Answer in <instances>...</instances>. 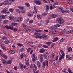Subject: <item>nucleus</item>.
<instances>
[{
    "label": "nucleus",
    "instance_id": "obj_1",
    "mask_svg": "<svg viewBox=\"0 0 73 73\" xmlns=\"http://www.w3.org/2000/svg\"><path fill=\"white\" fill-rule=\"evenodd\" d=\"M34 35L36 36V38H43L44 40L48 39L47 35L42 34L41 35V34L40 33H34ZM39 35H41V36H38Z\"/></svg>",
    "mask_w": 73,
    "mask_h": 73
},
{
    "label": "nucleus",
    "instance_id": "obj_2",
    "mask_svg": "<svg viewBox=\"0 0 73 73\" xmlns=\"http://www.w3.org/2000/svg\"><path fill=\"white\" fill-rule=\"evenodd\" d=\"M30 68L32 69L33 71H36L37 69V66L35 64H31L30 66Z\"/></svg>",
    "mask_w": 73,
    "mask_h": 73
},
{
    "label": "nucleus",
    "instance_id": "obj_3",
    "mask_svg": "<svg viewBox=\"0 0 73 73\" xmlns=\"http://www.w3.org/2000/svg\"><path fill=\"white\" fill-rule=\"evenodd\" d=\"M43 66L42 67V68H43V69H44L46 66H48V61L47 60L44 61V62H43Z\"/></svg>",
    "mask_w": 73,
    "mask_h": 73
},
{
    "label": "nucleus",
    "instance_id": "obj_4",
    "mask_svg": "<svg viewBox=\"0 0 73 73\" xmlns=\"http://www.w3.org/2000/svg\"><path fill=\"white\" fill-rule=\"evenodd\" d=\"M57 21H58V23L60 24H62L64 23V20L61 19V18H59L57 20Z\"/></svg>",
    "mask_w": 73,
    "mask_h": 73
},
{
    "label": "nucleus",
    "instance_id": "obj_5",
    "mask_svg": "<svg viewBox=\"0 0 73 73\" xmlns=\"http://www.w3.org/2000/svg\"><path fill=\"white\" fill-rule=\"evenodd\" d=\"M21 19H22V18L19 17H15L14 19L13 20L14 22H19V21H20L21 20Z\"/></svg>",
    "mask_w": 73,
    "mask_h": 73
},
{
    "label": "nucleus",
    "instance_id": "obj_6",
    "mask_svg": "<svg viewBox=\"0 0 73 73\" xmlns=\"http://www.w3.org/2000/svg\"><path fill=\"white\" fill-rule=\"evenodd\" d=\"M34 2L35 3H36V4H38V5H40V4H41V1L40 0L37 1L36 0H35L34 1Z\"/></svg>",
    "mask_w": 73,
    "mask_h": 73
},
{
    "label": "nucleus",
    "instance_id": "obj_7",
    "mask_svg": "<svg viewBox=\"0 0 73 73\" xmlns=\"http://www.w3.org/2000/svg\"><path fill=\"white\" fill-rule=\"evenodd\" d=\"M23 31L26 32H29L31 31V29L28 28H25L23 29Z\"/></svg>",
    "mask_w": 73,
    "mask_h": 73
},
{
    "label": "nucleus",
    "instance_id": "obj_8",
    "mask_svg": "<svg viewBox=\"0 0 73 73\" xmlns=\"http://www.w3.org/2000/svg\"><path fill=\"white\" fill-rule=\"evenodd\" d=\"M51 31L53 33H54V34H58V31L55 30L54 29L51 30Z\"/></svg>",
    "mask_w": 73,
    "mask_h": 73
},
{
    "label": "nucleus",
    "instance_id": "obj_9",
    "mask_svg": "<svg viewBox=\"0 0 73 73\" xmlns=\"http://www.w3.org/2000/svg\"><path fill=\"white\" fill-rule=\"evenodd\" d=\"M1 61L3 63V64L5 65H7V62L5 59H2L1 60Z\"/></svg>",
    "mask_w": 73,
    "mask_h": 73
},
{
    "label": "nucleus",
    "instance_id": "obj_10",
    "mask_svg": "<svg viewBox=\"0 0 73 73\" xmlns=\"http://www.w3.org/2000/svg\"><path fill=\"white\" fill-rule=\"evenodd\" d=\"M40 57H39V61L40 62H42L43 61V58H42V56L41 55H39Z\"/></svg>",
    "mask_w": 73,
    "mask_h": 73
},
{
    "label": "nucleus",
    "instance_id": "obj_11",
    "mask_svg": "<svg viewBox=\"0 0 73 73\" xmlns=\"http://www.w3.org/2000/svg\"><path fill=\"white\" fill-rule=\"evenodd\" d=\"M62 13H69V11L68 10H63L62 11Z\"/></svg>",
    "mask_w": 73,
    "mask_h": 73
},
{
    "label": "nucleus",
    "instance_id": "obj_12",
    "mask_svg": "<svg viewBox=\"0 0 73 73\" xmlns=\"http://www.w3.org/2000/svg\"><path fill=\"white\" fill-rule=\"evenodd\" d=\"M5 27L7 29H11V30H12L13 28V27L8 26H5Z\"/></svg>",
    "mask_w": 73,
    "mask_h": 73
},
{
    "label": "nucleus",
    "instance_id": "obj_13",
    "mask_svg": "<svg viewBox=\"0 0 73 73\" xmlns=\"http://www.w3.org/2000/svg\"><path fill=\"white\" fill-rule=\"evenodd\" d=\"M32 61L33 62H35L37 60V57H33L32 58Z\"/></svg>",
    "mask_w": 73,
    "mask_h": 73
},
{
    "label": "nucleus",
    "instance_id": "obj_14",
    "mask_svg": "<svg viewBox=\"0 0 73 73\" xmlns=\"http://www.w3.org/2000/svg\"><path fill=\"white\" fill-rule=\"evenodd\" d=\"M37 64L38 68H40V67H41V63H40V62L39 61L37 62Z\"/></svg>",
    "mask_w": 73,
    "mask_h": 73
},
{
    "label": "nucleus",
    "instance_id": "obj_15",
    "mask_svg": "<svg viewBox=\"0 0 73 73\" xmlns=\"http://www.w3.org/2000/svg\"><path fill=\"white\" fill-rule=\"evenodd\" d=\"M60 51L62 54L61 55H62V56H65V52H64V51H62L61 50H60Z\"/></svg>",
    "mask_w": 73,
    "mask_h": 73
},
{
    "label": "nucleus",
    "instance_id": "obj_16",
    "mask_svg": "<svg viewBox=\"0 0 73 73\" xmlns=\"http://www.w3.org/2000/svg\"><path fill=\"white\" fill-rule=\"evenodd\" d=\"M3 3L5 5H9V3H8V1H5Z\"/></svg>",
    "mask_w": 73,
    "mask_h": 73
},
{
    "label": "nucleus",
    "instance_id": "obj_17",
    "mask_svg": "<svg viewBox=\"0 0 73 73\" xmlns=\"http://www.w3.org/2000/svg\"><path fill=\"white\" fill-rule=\"evenodd\" d=\"M39 52H40V53H42L45 52V50L44 48H42L39 51Z\"/></svg>",
    "mask_w": 73,
    "mask_h": 73
},
{
    "label": "nucleus",
    "instance_id": "obj_18",
    "mask_svg": "<svg viewBox=\"0 0 73 73\" xmlns=\"http://www.w3.org/2000/svg\"><path fill=\"white\" fill-rule=\"evenodd\" d=\"M65 30H64L63 31V34L64 36H66V35H67V33L65 32Z\"/></svg>",
    "mask_w": 73,
    "mask_h": 73
},
{
    "label": "nucleus",
    "instance_id": "obj_19",
    "mask_svg": "<svg viewBox=\"0 0 73 73\" xmlns=\"http://www.w3.org/2000/svg\"><path fill=\"white\" fill-rule=\"evenodd\" d=\"M26 65L28 66L29 65V59H28L26 60Z\"/></svg>",
    "mask_w": 73,
    "mask_h": 73
},
{
    "label": "nucleus",
    "instance_id": "obj_20",
    "mask_svg": "<svg viewBox=\"0 0 73 73\" xmlns=\"http://www.w3.org/2000/svg\"><path fill=\"white\" fill-rule=\"evenodd\" d=\"M37 18L39 19H42V15H37Z\"/></svg>",
    "mask_w": 73,
    "mask_h": 73
},
{
    "label": "nucleus",
    "instance_id": "obj_21",
    "mask_svg": "<svg viewBox=\"0 0 73 73\" xmlns=\"http://www.w3.org/2000/svg\"><path fill=\"white\" fill-rule=\"evenodd\" d=\"M4 42L5 44H8L10 43V40H6L4 41Z\"/></svg>",
    "mask_w": 73,
    "mask_h": 73
},
{
    "label": "nucleus",
    "instance_id": "obj_22",
    "mask_svg": "<svg viewBox=\"0 0 73 73\" xmlns=\"http://www.w3.org/2000/svg\"><path fill=\"white\" fill-rule=\"evenodd\" d=\"M8 22V21L7 20H5L3 21V24H7Z\"/></svg>",
    "mask_w": 73,
    "mask_h": 73
},
{
    "label": "nucleus",
    "instance_id": "obj_23",
    "mask_svg": "<svg viewBox=\"0 0 73 73\" xmlns=\"http://www.w3.org/2000/svg\"><path fill=\"white\" fill-rule=\"evenodd\" d=\"M63 58H64V56L62 55H60L59 58V60H62Z\"/></svg>",
    "mask_w": 73,
    "mask_h": 73
},
{
    "label": "nucleus",
    "instance_id": "obj_24",
    "mask_svg": "<svg viewBox=\"0 0 73 73\" xmlns=\"http://www.w3.org/2000/svg\"><path fill=\"white\" fill-rule=\"evenodd\" d=\"M68 52H72V48L71 47H69L68 48Z\"/></svg>",
    "mask_w": 73,
    "mask_h": 73
},
{
    "label": "nucleus",
    "instance_id": "obj_25",
    "mask_svg": "<svg viewBox=\"0 0 73 73\" xmlns=\"http://www.w3.org/2000/svg\"><path fill=\"white\" fill-rule=\"evenodd\" d=\"M17 23H12L11 24V25L12 26H15V25H17Z\"/></svg>",
    "mask_w": 73,
    "mask_h": 73
},
{
    "label": "nucleus",
    "instance_id": "obj_26",
    "mask_svg": "<svg viewBox=\"0 0 73 73\" xmlns=\"http://www.w3.org/2000/svg\"><path fill=\"white\" fill-rule=\"evenodd\" d=\"M23 58H24V55H23V54L21 53L20 56V59H23Z\"/></svg>",
    "mask_w": 73,
    "mask_h": 73
},
{
    "label": "nucleus",
    "instance_id": "obj_27",
    "mask_svg": "<svg viewBox=\"0 0 73 73\" xmlns=\"http://www.w3.org/2000/svg\"><path fill=\"white\" fill-rule=\"evenodd\" d=\"M67 33L68 34H72V33H73V31L72 30H70L67 32Z\"/></svg>",
    "mask_w": 73,
    "mask_h": 73
},
{
    "label": "nucleus",
    "instance_id": "obj_28",
    "mask_svg": "<svg viewBox=\"0 0 73 73\" xmlns=\"http://www.w3.org/2000/svg\"><path fill=\"white\" fill-rule=\"evenodd\" d=\"M2 57H3L4 58H5V59H6V60H7V58H8V57H7V56H6V55L3 54V56H2Z\"/></svg>",
    "mask_w": 73,
    "mask_h": 73
},
{
    "label": "nucleus",
    "instance_id": "obj_29",
    "mask_svg": "<svg viewBox=\"0 0 73 73\" xmlns=\"http://www.w3.org/2000/svg\"><path fill=\"white\" fill-rule=\"evenodd\" d=\"M43 1L46 3H50V1L48 0H43Z\"/></svg>",
    "mask_w": 73,
    "mask_h": 73
},
{
    "label": "nucleus",
    "instance_id": "obj_30",
    "mask_svg": "<svg viewBox=\"0 0 73 73\" xmlns=\"http://www.w3.org/2000/svg\"><path fill=\"white\" fill-rule=\"evenodd\" d=\"M27 44H29V45H31L32 44H33V42H30L29 41H27L26 42Z\"/></svg>",
    "mask_w": 73,
    "mask_h": 73
},
{
    "label": "nucleus",
    "instance_id": "obj_31",
    "mask_svg": "<svg viewBox=\"0 0 73 73\" xmlns=\"http://www.w3.org/2000/svg\"><path fill=\"white\" fill-rule=\"evenodd\" d=\"M46 10L47 11H48L49 9V6L48 5H47L46 6Z\"/></svg>",
    "mask_w": 73,
    "mask_h": 73
},
{
    "label": "nucleus",
    "instance_id": "obj_32",
    "mask_svg": "<svg viewBox=\"0 0 73 73\" xmlns=\"http://www.w3.org/2000/svg\"><path fill=\"white\" fill-rule=\"evenodd\" d=\"M42 15L43 16H46V15H48V13L46 11H45V12L44 13H43Z\"/></svg>",
    "mask_w": 73,
    "mask_h": 73
},
{
    "label": "nucleus",
    "instance_id": "obj_33",
    "mask_svg": "<svg viewBox=\"0 0 73 73\" xmlns=\"http://www.w3.org/2000/svg\"><path fill=\"white\" fill-rule=\"evenodd\" d=\"M6 11H7V9H5L2 11V12H3V13H5V14H8V13H6Z\"/></svg>",
    "mask_w": 73,
    "mask_h": 73
},
{
    "label": "nucleus",
    "instance_id": "obj_34",
    "mask_svg": "<svg viewBox=\"0 0 73 73\" xmlns=\"http://www.w3.org/2000/svg\"><path fill=\"white\" fill-rule=\"evenodd\" d=\"M12 29H13V31H14V32H16L18 30V29L17 28H13Z\"/></svg>",
    "mask_w": 73,
    "mask_h": 73
},
{
    "label": "nucleus",
    "instance_id": "obj_35",
    "mask_svg": "<svg viewBox=\"0 0 73 73\" xmlns=\"http://www.w3.org/2000/svg\"><path fill=\"white\" fill-rule=\"evenodd\" d=\"M15 52V51L14 50H11L9 52L11 54H13Z\"/></svg>",
    "mask_w": 73,
    "mask_h": 73
},
{
    "label": "nucleus",
    "instance_id": "obj_36",
    "mask_svg": "<svg viewBox=\"0 0 73 73\" xmlns=\"http://www.w3.org/2000/svg\"><path fill=\"white\" fill-rule=\"evenodd\" d=\"M58 40V38L56 37L55 38H54V40H53L52 41L53 42H55V41H57Z\"/></svg>",
    "mask_w": 73,
    "mask_h": 73
},
{
    "label": "nucleus",
    "instance_id": "obj_37",
    "mask_svg": "<svg viewBox=\"0 0 73 73\" xmlns=\"http://www.w3.org/2000/svg\"><path fill=\"white\" fill-rule=\"evenodd\" d=\"M34 8L35 11L36 13H37V8H36V7L35 6H34Z\"/></svg>",
    "mask_w": 73,
    "mask_h": 73
},
{
    "label": "nucleus",
    "instance_id": "obj_38",
    "mask_svg": "<svg viewBox=\"0 0 73 73\" xmlns=\"http://www.w3.org/2000/svg\"><path fill=\"white\" fill-rule=\"evenodd\" d=\"M25 5H27V7H30L29 3H25Z\"/></svg>",
    "mask_w": 73,
    "mask_h": 73
},
{
    "label": "nucleus",
    "instance_id": "obj_39",
    "mask_svg": "<svg viewBox=\"0 0 73 73\" xmlns=\"http://www.w3.org/2000/svg\"><path fill=\"white\" fill-rule=\"evenodd\" d=\"M49 19H48L47 20L46 23V25H47L49 23Z\"/></svg>",
    "mask_w": 73,
    "mask_h": 73
},
{
    "label": "nucleus",
    "instance_id": "obj_40",
    "mask_svg": "<svg viewBox=\"0 0 73 73\" xmlns=\"http://www.w3.org/2000/svg\"><path fill=\"white\" fill-rule=\"evenodd\" d=\"M57 17V15L56 14H53L52 15V17H53V18H55Z\"/></svg>",
    "mask_w": 73,
    "mask_h": 73
},
{
    "label": "nucleus",
    "instance_id": "obj_41",
    "mask_svg": "<svg viewBox=\"0 0 73 73\" xmlns=\"http://www.w3.org/2000/svg\"><path fill=\"white\" fill-rule=\"evenodd\" d=\"M25 50V49L24 48H22L20 50V52H23Z\"/></svg>",
    "mask_w": 73,
    "mask_h": 73
},
{
    "label": "nucleus",
    "instance_id": "obj_42",
    "mask_svg": "<svg viewBox=\"0 0 73 73\" xmlns=\"http://www.w3.org/2000/svg\"><path fill=\"white\" fill-rule=\"evenodd\" d=\"M56 64H57V60H54L53 64L54 65H56Z\"/></svg>",
    "mask_w": 73,
    "mask_h": 73
},
{
    "label": "nucleus",
    "instance_id": "obj_43",
    "mask_svg": "<svg viewBox=\"0 0 73 73\" xmlns=\"http://www.w3.org/2000/svg\"><path fill=\"white\" fill-rule=\"evenodd\" d=\"M2 18L3 19H6L7 18V15H2Z\"/></svg>",
    "mask_w": 73,
    "mask_h": 73
},
{
    "label": "nucleus",
    "instance_id": "obj_44",
    "mask_svg": "<svg viewBox=\"0 0 73 73\" xmlns=\"http://www.w3.org/2000/svg\"><path fill=\"white\" fill-rule=\"evenodd\" d=\"M9 10L10 12H13V11H14V10H13V9H9Z\"/></svg>",
    "mask_w": 73,
    "mask_h": 73
},
{
    "label": "nucleus",
    "instance_id": "obj_45",
    "mask_svg": "<svg viewBox=\"0 0 73 73\" xmlns=\"http://www.w3.org/2000/svg\"><path fill=\"white\" fill-rule=\"evenodd\" d=\"M13 17L12 16H10L9 18V20H13Z\"/></svg>",
    "mask_w": 73,
    "mask_h": 73
},
{
    "label": "nucleus",
    "instance_id": "obj_46",
    "mask_svg": "<svg viewBox=\"0 0 73 73\" xmlns=\"http://www.w3.org/2000/svg\"><path fill=\"white\" fill-rule=\"evenodd\" d=\"M19 8L20 9H21V10H23V9H24V7H23L22 6H19Z\"/></svg>",
    "mask_w": 73,
    "mask_h": 73
},
{
    "label": "nucleus",
    "instance_id": "obj_47",
    "mask_svg": "<svg viewBox=\"0 0 73 73\" xmlns=\"http://www.w3.org/2000/svg\"><path fill=\"white\" fill-rule=\"evenodd\" d=\"M58 9L59 11H60L61 12H62V11H63L61 7H59Z\"/></svg>",
    "mask_w": 73,
    "mask_h": 73
},
{
    "label": "nucleus",
    "instance_id": "obj_48",
    "mask_svg": "<svg viewBox=\"0 0 73 73\" xmlns=\"http://www.w3.org/2000/svg\"><path fill=\"white\" fill-rule=\"evenodd\" d=\"M12 64V62H11V60L8 61L7 62V64Z\"/></svg>",
    "mask_w": 73,
    "mask_h": 73
},
{
    "label": "nucleus",
    "instance_id": "obj_49",
    "mask_svg": "<svg viewBox=\"0 0 73 73\" xmlns=\"http://www.w3.org/2000/svg\"><path fill=\"white\" fill-rule=\"evenodd\" d=\"M66 58H69V59H70V58H71V57H70V56L69 55H66Z\"/></svg>",
    "mask_w": 73,
    "mask_h": 73
},
{
    "label": "nucleus",
    "instance_id": "obj_50",
    "mask_svg": "<svg viewBox=\"0 0 73 73\" xmlns=\"http://www.w3.org/2000/svg\"><path fill=\"white\" fill-rule=\"evenodd\" d=\"M65 40V38H62L61 39V40H60V42H62L64 41Z\"/></svg>",
    "mask_w": 73,
    "mask_h": 73
},
{
    "label": "nucleus",
    "instance_id": "obj_51",
    "mask_svg": "<svg viewBox=\"0 0 73 73\" xmlns=\"http://www.w3.org/2000/svg\"><path fill=\"white\" fill-rule=\"evenodd\" d=\"M50 10H52L53 8H54V7L52 6V5H51V6H50Z\"/></svg>",
    "mask_w": 73,
    "mask_h": 73
},
{
    "label": "nucleus",
    "instance_id": "obj_52",
    "mask_svg": "<svg viewBox=\"0 0 73 73\" xmlns=\"http://www.w3.org/2000/svg\"><path fill=\"white\" fill-rule=\"evenodd\" d=\"M33 23V20H31L29 21V24H32Z\"/></svg>",
    "mask_w": 73,
    "mask_h": 73
},
{
    "label": "nucleus",
    "instance_id": "obj_53",
    "mask_svg": "<svg viewBox=\"0 0 73 73\" xmlns=\"http://www.w3.org/2000/svg\"><path fill=\"white\" fill-rule=\"evenodd\" d=\"M46 44L48 45H50L52 44V42H46Z\"/></svg>",
    "mask_w": 73,
    "mask_h": 73
},
{
    "label": "nucleus",
    "instance_id": "obj_54",
    "mask_svg": "<svg viewBox=\"0 0 73 73\" xmlns=\"http://www.w3.org/2000/svg\"><path fill=\"white\" fill-rule=\"evenodd\" d=\"M36 32H41L42 31L40 30H36Z\"/></svg>",
    "mask_w": 73,
    "mask_h": 73
},
{
    "label": "nucleus",
    "instance_id": "obj_55",
    "mask_svg": "<svg viewBox=\"0 0 73 73\" xmlns=\"http://www.w3.org/2000/svg\"><path fill=\"white\" fill-rule=\"evenodd\" d=\"M31 48H29L27 49V52H30V51H31Z\"/></svg>",
    "mask_w": 73,
    "mask_h": 73
},
{
    "label": "nucleus",
    "instance_id": "obj_56",
    "mask_svg": "<svg viewBox=\"0 0 73 73\" xmlns=\"http://www.w3.org/2000/svg\"><path fill=\"white\" fill-rule=\"evenodd\" d=\"M68 70L69 73H73V72H71V70L70 69H69Z\"/></svg>",
    "mask_w": 73,
    "mask_h": 73
},
{
    "label": "nucleus",
    "instance_id": "obj_57",
    "mask_svg": "<svg viewBox=\"0 0 73 73\" xmlns=\"http://www.w3.org/2000/svg\"><path fill=\"white\" fill-rule=\"evenodd\" d=\"M3 54L2 52H0V57H2L3 56Z\"/></svg>",
    "mask_w": 73,
    "mask_h": 73
},
{
    "label": "nucleus",
    "instance_id": "obj_58",
    "mask_svg": "<svg viewBox=\"0 0 73 73\" xmlns=\"http://www.w3.org/2000/svg\"><path fill=\"white\" fill-rule=\"evenodd\" d=\"M17 45L19 46H22L23 45L21 44L20 43H18Z\"/></svg>",
    "mask_w": 73,
    "mask_h": 73
},
{
    "label": "nucleus",
    "instance_id": "obj_59",
    "mask_svg": "<svg viewBox=\"0 0 73 73\" xmlns=\"http://www.w3.org/2000/svg\"><path fill=\"white\" fill-rule=\"evenodd\" d=\"M70 9L71 10V12H73V7H70Z\"/></svg>",
    "mask_w": 73,
    "mask_h": 73
},
{
    "label": "nucleus",
    "instance_id": "obj_60",
    "mask_svg": "<svg viewBox=\"0 0 73 73\" xmlns=\"http://www.w3.org/2000/svg\"><path fill=\"white\" fill-rule=\"evenodd\" d=\"M19 65H20V68H21V69H22V66H23V64H19Z\"/></svg>",
    "mask_w": 73,
    "mask_h": 73
},
{
    "label": "nucleus",
    "instance_id": "obj_61",
    "mask_svg": "<svg viewBox=\"0 0 73 73\" xmlns=\"http://www.w3.org/2000/svg\"><path fill=\"white\" fill-rule=\"evenodd\" d=\"M27 15L28 16H30V17H31L33 16L32 15H31L30 13L28 14Z\"/></svg>",
    "mask_w": 73,
    "mask_h": 73
},
{
    "label": "nucleus",
    "instance_id": "obj_62",
    "mask_svg": "<svg viewBox=\"0 0 73 73\" xmlns=\"http://www.w3.org/2000/svg\"><path fill=\"white\" fill-rule=\"evenodd\" d=\"M55 56L54 54V53H52V57H54Z\"/></svg>",
    "mask_w": 73,
    "mask_h": 73
},
{
    "label": "nucleus",
    "instance_id": "obj_63",
    "mask_svg": "<svg viewBox=\"0 0 73 73\" xmlns=\"http://www.w3.org/2000/svg\"><path fill=\"white\" fill-rule=\"evenodd\" d=\"M43 48H48V46L45 45H43Z\"/></svg>",
    "mask_w": 73,
    "mask_h": 73
},
{
    "label": "nucleus",
    "instance_id": "obj_64",
    "mask_svg": "<svg viewBox=\"0 0 73 73\" xmlns=\"http://www.w3.org/2000/svg\"><path fill=\"white\" fill-rule=\"evenodd\" d=\"M3 40H5V39H7V38L5 37V36H3Z\"/></svg>",
    "mask_w": 73,
    "mask_h": 73
}]
</instances>
